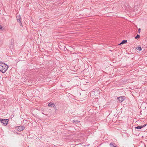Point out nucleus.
I'll use <instances>...</instances> for the list:
<instances>
[{"instance_id":"obj_1","label":"nucleus","mask_w":147,"mask_h":147,"mask_svg":"<svg viewBox=\"0 0 147 147\" xmlns=\"http://www.w3.org/2000/svg\"><path fill=\"white\" fill-rule=\"evenodd\" d=\"M1 66V71L4 73L7 70L8 68V66L4 63H2V64L0 65Z\"/></svg>"},{"instance_id":"obj_7","label":"nucleus","mask_w":147,"mask_h":147,"mask_svg":"<svg viewBox=\"0 0 147 147\" xmlns=\"http://www.w3.org/2000/svg\"><path fill=\"white\" fill-rule=\"evenodd\" d=\"M110 145L112 147H119L117 146V145L114 143H111Z\"/></svg>"},{"instance_id":"obj_12","label":"nucleus","mask_w":147,"mask_h":147,"mask_svg":"<svg viewBox=\"0 0 147 147\" xmlns=\"http://www.w3.org/2000/svg\"><path fill=\"white\" fill-rule=\"evenodd\" d=\"M12 40H11V47L12 48H13V47H14V42H13V41L12 42Z\"/></svg>"},{"instance_id":"obj_9","label":"nucleus","mask_w":147,"mask_h":147,"mask_svg":"<svg viewBox=\"0 0 147 147\" xmlns=\"http://www.w3.org/2000/svg\"><path fill=\"white\" fill-rule=\"evenodd\" d=\"M135 129H140L142 128V125L138 126L135 127Z\"/></svg>"},{"instance_id":"obj_18","label":"nucleus","mask_w":147,"mask_h":147,"mask_svg":"<svg viewBox=\"0 0 147 147\" xmlns=\"http://www.w3.org/2000/svg\"><path fill=\"white\" fill-rule=\"evenodd\" d=\"M2 63H3V62H0V65L1 64H2Z\"/></svg>"},{"instance_id":"obj_6","label":"nucleus","mask_w":147,"mask_h":147,"mask_svg":"<svg viewBox=\"0 0 147 147\" xmlns=\"http://www.w3.org/2000/svg\"><path fill=\"white\" fill-rule=\"evenodd\" d=\"M48 106L51 107H55V108H56V106L55 105L54 103L52 102H50L49 103L48 105Z\"/></svg>"},{"instance_id":"obj_8","label":"nucleus","mask_w":147,"mask_h":147,"mask_svg":"<svg viewBox=\"0 0 147 147\" xmlns=\"http://www.w3.org/2000/svg\"><path fill=\"white\" fill-rule=\"evenodd\" d=\"M127 41L126 40H124L122 41L119 45H120L121 44H123L126 43Z\"/></svg>"},{"instance_id":"obj_11","label":"nucleus","mask_w":147,"mask_h":147,"mask_svg":"<svg viewBox=\"0 0 147 147\" xmlns=\"http://www.w3.org/2000/svg\"><path fill=\"white\" fill-rule=\"evenodd\" d=\"M140 38V36L139 34H137L136 36L135 37V38L136 39H138Z\"/></svg>"},{"instance_id":"obj_3","label":"nucleus","mask_w":147,"mask_h":147,"mask_svg":"<svg viewBox=\"0 0 147 147\" xmlns=\"http://www.w3.org/2000/svg\"><path fill=\"white\" fill-rule=\"evenodd\" d=\"M16 129L19 131H21L24 129L25 127L24 126H20L17 127Z\"/></svg>"},{"instance_id":"obj_16","label":"nucleus","mask_w":147,"mask_h":147,"mask_svg":"<svg viewBox=\"0 0 147 147\" xmlns=\"http://www.w3.org/2000/svg\"><path fill=\"white\" fill-rule=\"evenodd\" d=\"M2 26L0 25V30L1 29H2Z\"/></svg>"},{"instance_id":"obj_13","label":"nucleus","mask_w":147,"mask_h":147,"mask_svg":"<svg viewBox=\"0 0 147 147\" xmlns=\"http://www.w3.org/2000/svg\"><path fill=\"white\" fill-rule=\"evenodd\" d=\"M73 123H79L80 121L77 120H73Z\"/></svg>"},{"instance_id":"obj_15","label":"nucleus","mask_w":147,"mask_h":147,"mask_svg":"<svg viewBox=\"0 0 147 147\" xmlns=\"http://www.w3.org/2000/svg\"><path fill=\"white\" fill-rule=\"evenodd\" d=\"M140 28H139L138 29V32L139 33H140Z\"/></svg>"},{"instance_id":"obj_2","label":"nucleus","mask_w":147,"mask_h":147,"mask_svg":"<svg viewBox=\"0 0 147 147\" xmlns=\"http://www.w3.org/2000/svg\"><path fill=\"white\" fill-rule=\"evenodd\" d=\"M9 120L8 119H0V121L3 125H6L8 124Z\"/></svg>"},{"instance_id":"obj_17","label":"nucleus","mask_w":147,"mask_h":147,"mask_svg":"<svg viewBox=\"0 0 147 147\" xmlns=\"http://www.w3.org/2000/svg\"><path fill=\"white\" fill-rule=\"evenodd\" d=\"M54 109H55V111H57V109H56V108H54Z\"/></svg>"},{"instance_id":"obj_10","label":"nucleus","mask_w":147,"mask_h":147,"mask_svg":"<svg viewBox=\"0 0 147 147\" xmlns=\"http://www.w3.org/2000/svg\"><path fill=\"white\" fill-rule=\"evenodd\" d=\"M137 50L139 51H140L142 50V48H141V47H140V46H138L137 47Z\"/></svg>"},{"instance_id":"obj_5","label":"nucleus","mask_w":147,"mask_h":147,"mask_svg":"<svg viewBox=\"0 0 147 147\" xmlns=\"http://www.w3.org/2000/svg\"><path fill=\"white\" fill-rule=\"evenodd\" d=\"M125 98V97L124 96H121L118 97L117 99L120 102H122Z\"/></svg>"},{"instance_id":"obj_19","label":"nucleus","mask_w":147,"mask_h":147,"mask_svg":"<svg viewBox=\"0 0 147 147\" xmlns=\"http://www.w3.org/2000/svg\"><path fill=\"white\" fill-rule=\"evenodd\" d=\"M1 66L0 67V71H1Z\"/></svg>"},{"instance_id":"obj_14","label":"nucleus","mask_w":147,"mask_h":147,"mask_svg":"<svg viewBox=\"0 0 147 147\" xmlns=\"http://www.w3.org/2000/svg\"><path fill=\"white\" fill-rule=\"evenodd\" d=\"M147 125V124L146 123V124H144V125H142V128H143V127H145V126H146V125Z\"/></svg>"},{"instance_id":"obj_4","label":"nucleus","mask_w":147,"mask_h":147,"mask_svg":"<svg viewBox=\"0 0 147 147\" xmlns=\"http://www.w3.org/2000/svg\"><path fill=\"white\" fill-rule=\"evenodd\" d=\"M17 22L20 23V26H22V23L20 20L21 19V16L20 15H18L16 16Z\"/></svg>"}]
</instances>
